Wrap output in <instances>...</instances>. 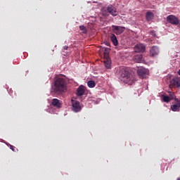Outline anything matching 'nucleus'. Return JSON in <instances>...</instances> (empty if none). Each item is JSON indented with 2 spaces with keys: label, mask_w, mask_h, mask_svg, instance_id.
Segmentation results:
<instances>
[{
  "label": "nucleus",
  "mask_w": 180,
  "mask_h": 180,
  "mask_svg": "<svg viewBox=\"0 0 180 180\" xmlns=\"http://www.w3.org/2000/svg\"><path fill=\"white\" fill-rule=\"evenodd\" d=\"M87 85L89 88H95V85H96V84L94 80H90L87 82Z\"/></svg>",
  "instance_id": "6ab92c4d"
},
{
  "label": "nucleus",
  "mask_w": 180,
  "mask_h": 180,
  "mask_svg": "<svg viewBox=\"0 0 180 180\" xmlns=\"http://www.w3.org/2000/svg\"><path fill=\"white\" fill-rule=\"evenodd\" d=\"M110 64H111L110 60L108 59L104 61L105 67L108 70L110 69Z\"/></svg>",
  "instance_id": "412c9836"
},
{
  "label": "nucleus",
  "mask_w": 180,
  "mask_h": 180,
  "mask_svg": "<svg viewBox=\"0 0 180 180\" xmlns=\"http://www.w3.org/2000/svg\"><path fill=\"white\" fill-rule=\"evenodd\" d=\"M166 20L170 25H174V26H178L179 25V18L174 15H169L167 17Z\"/></svg>",
  "instance_id": "7ed1b4c3"
},
{
  "label": "nucleus",
  "mask_w": 180,
  "mask_h": 180,
  "mask_svg": "<svg viewBox=\"0 0 180 180\" xmlns=\"http://www.w3.org/2000/svg\"><path fill=\"white\" fill-rule=\"evenodd\" d=\"M103 51V54L105 57H108L109 56V51H110V49L109 48H103L102 49Z\"/></svg>",
  "instance_id": "a211bd4d"
},
{
  "label": "nucleus",
  "mask_w": 180,
  "mask_h": 180,
  "mask_svg": "<svg viewBox=\"0 0 180 180\" xmlns=\"http://www.w3.org/2000/svg\"><path fill=\"white\" fill-rule=\"evenodd\" d=\"M176 180H180V178H178Z\"/></svg>",
  "instance_id": "bb28decb"
},
{
  "label": "nucleus",
  "mask_w": 180,
  "mask_h": 180,
  "mask_svg": "<svg viewBox=\"0 0 180 180\" xmlns=\"http://www.w3.org/2000/svg\"><path fill=\"white\" fill-rule=\"evenodd\" d=\"M52 90L58 95H60V94H64V92L67 91V82L65 81V78L60 77H57L53 82Z\"/></svg>",
  "instance_id": "f257e3e1"
},
{
  "label": "nucleus",
  "mask_w": 180,
  "mask_h": 180,
  "mask_svg": "<svg viewBox=\"0 0 180 180\" xmlns=\"http://www.w3.org/2000/svg\"><path fill=\"white\" fill-rule=\"evenodd\" d=\"M72 110L76 113L78 112H81V110L82 109L81 108V105L79 104V101L76 100H72Z\"/></svg>",
  "instance_id": "39448f33"
},
{
  "label": "nucleus",
  "mask_w": 180,
  "mask_h": 180,
  "mask_svg": "<svg viewBox=\"0 0 180 180\" xmlns=\"http://www.w3.org/2000/svg\"><path fill=\"white\" fill-rule=\"evenodd\" d=\"M175 104L171 106V110L173 112H179L180 108V100L178 98H174Z\"/></svg>",
  "instance_id": "1a4fd4ad"
},
{
  "label": "nucleus",
  "mask_w": 180,
  "mask_h": 180,
  "mask_svg": "<svg viewBox=\"0 0 180 180\" xmlns=\"http://www.w3.org/2000/svg\"><path fill=\"white\" fill-rule=\"evenodd\" d=\"M110 39L115 46H117V44H119V41H117V38L116 37V35H115V34H112L110 35Z\"/></svg>",
  "instance_id": "2eb2a0df"
},
{
  "label": "nucleus",
  "mask_w": 180,
  "mask_h": 180,
  "mask_svg": "<svg viewBox=\"0 0 180 180\" xmlns=\"http://www.w3.org/2000/svg\"><path fill=\"white\" fill-rule=\"evenodd\" d=\"M162 99L163 102H165L166 103H168L169 102H171V98H169V96L162 95Z\"/></svg>",
  "instance_id": "f3484780"
},
{
  "label": "nucleus",
  "mask_w": 180,
  "mask_h": 180,
  "mask_svg": "<svg viewBox=\"0 0 180 180\" xmlns=\"http://www.w3.org/2000/svg\"><path fill=\"white\" fill-rule=\"evenodd\" d=\"M134 60L135 63H141L143 61V55L141 54H137L134 57Z\"/></svg>",
  "instance_id": "dca6fc26"
},
{
  "label": "nucleus",
  "mask_w": 180,
  "mask_h": 180,
  "mask_svg": "<svg viewBox=\"0 0 180 180\" xmlns=\"http://www.w3.org/2000/svg\"><path fill=\"white\" fill-rule=\"evenodd\" d=\"M169 94V98L171 101H174V99L175 100V93L172 92V91H168Z\"/></svg>",
  "instance_id": "aec40b11"
},
{
  "label": "nucleus",
  "mask_w": 180,
  "mask_h": 180,
  "mask_svg": "<svg viewBox=\"0 0 180 180\" xmlns=\"http://www.w3.org/2000/svg\"><path fill=\"white\" fill-rule=\"evenodd\" d=\"M112 32L115 34H122L124 30H126V27H120V26H117V25H112Z\"/></svg>",
  "instance_id": "423d86ee"
},
{
  "label": "nucleus",
  "mask_w": 180,
  "mask_h": 180,
  "mask_svg": "<svg viewBox=\"0 0 180 180\" xmlns=\"http://www.w3.org/2000/svg\"><path fill=\"white\" fill-rule=\"evenodd\" d=\"M120 79L124 84H131L133 82V75L126 69L121 68L119 71Z\"/></svg>",
  "instance_id": "f03ea898"
},
{
  "label": "nucleus",
  "mask_w": 180,
  "mask_h": 180,
  "mask_svg": "<svg viewBox=\"0 0 180 180\" xmlns=\"http://www.w3.org/2000/svg\"><path fill=\"white\" fill-rule=\"evenodd\" d=\"M107 11L108 12V13H110V15H112V16H117L118 15V12L117 10L116 9V8H115V6H109L107 8Z\"/></svg>",
  "instance_id": "6e6552de"
},
{
  "label": "nucleus",
  "mask_w": 180,
  "mask_h": 180,
  "mask_svg": "<svg viewBox=\"0 0 180 180\" xmlns=\"http://www.w3.org/2000/svg\"><path fill=\"white\" fill-rule=\"evenodd\" d=\"M51 105L55 108H58V109H60V108H61V102H60V100H58V98L52 99Z\"/></svg>",
  "instance_id": "9b49d317"
},
{
  "label": "nucleus",
  "mask_w": 180,
  "mask_h": 180,
  "mask_svg": "<svg viewBox=\"0 0 180 180\" xmlns=\"http://www.w3.org/2000/svg\"><path fill=\"white\" fill-rule=\"evenodd\" d=\"M160 53V49L157 46H153L150 49V54L152 57H155V56H158Z\"/></svg>",
  "instance_id": "f8f14e48"
},
{
  "label": "nucleus",
  "mask_w": 180,
  "mask_h": 180,
  "mask_svg": "<svg viewBox=\"0 0 180 180\" xmlns=\"http://www.w3.org/2000/svg\"><path fill=\"white\" fill-rule=\"evenodd\" d=\"M104 44H105V46H108V47H110V43L107 41H104Z\"/></svg>",
  "instance_id": "5701e85b"
},
{
  "label": "nucleus",
  "mask_w": 180,
  "mask_h": 180,
  "mask_svg": "<svg viewBox=\"0 0 180 180\" xmlns=\"http://www.w3.org/2000/svg\"><path fill=\"white\" fill-rule=\"evenodd\" d=\"M137 74L140 78L144 79V78H147V75H148V70L144 68H139L137 70Z\"/></svg>",
  "instance_id": "20e7f679"
},
{
  "label": "nucleus",
  "mask_w": 180,
  "mask_h": 180,
  "mask_svg": "<svg viewBox=\"0 0 180 180\" xmlns=\"http://www.w3.org/2000/svg\"><path fill=\"white\" fill-rule=\"evenodd\" d=\"M10 148L12 150V151H15V146L10 145Z\"/></svg>",
  "instance_id": "393cba45"
},
{
  "label": "nucleus",
  "mask_w": 180,
  "mask_h": 180,
  "mask_svg": "<svg viewBox=\"0 0 180 180\" xmlns=\"http://www.w3.org/2000/svg\"><path fill=\"white\" fill-rule=\"evenodd\" d=\"M80 30H82L83 33H86V30L85 29V27L84 25H81L79 27Z\"/></svg>",
  "instance_id": "4be33fe9"
},
{
  "label": "nucleus",
  "mask_w": 180,
  "mask_h": 180,
  "mask_svg": "<svg viewBox=\"0 0 180 180\" xmlns=\"http://www.w3.org/2000/svg\"><path fill=\"white\" fill-rule=\"evenodd\" d=\"M150 34H151L152 36H153V37H155V36H157V35L155 34V32L154 31L150 32Z\"/></svg>",
  "instance_id": "b1692460"
},
{
  "label": "nucleus",
  "mask_w": 180,
  "mask_h": 180,
  "mask_svg": "<svg viewBox=\"0 0 180 180\" xmlns=\"http://www.w3.org/2000/svg\"><path fill=\"white\" fill-rule=\"evenodd\" d=\"M146 20H148V22H150V20H153L154 18V13H153L151 11H148L146 13Z\"/></svg>",
  "instance_id": "4468645a"
},
{
  "label": "nucleus",
  "mask_w": 180,
  "mask_h": 180,
  "mask_svg": "<svg viewBox=\"0 0 180 180\" xmlns=\"http://www.w3.org/2000/svg\"><path fill=\"white\" fill-rule=\"evenodd\" d=\"M63 49H64V50H68V46H65L63 47Z\"/></svg>",
  "instance_id": "a878e982"
},
{
  "label": "nucleus",
  "mask_w": 180,
  "mask_h": 180,
  "mask_svg": "<svg viewBox=\"0 0 180 180\" xmlns=\"http://www.w3.org/2000/svg\"><path fill=\"white\" fill-rule=\"evenodd\" d=\"M134 50L136 53H144L146 51V46L143 44H138L134 47Z\"/></svg>",
  "instance_id": "9d476101"
},
{
  "label": "nucleus",
  "mask_w": 180,
  "mask_h": 180,
  "mask_svg": "<svg viewBox=\"0 0 180 180\" xmlns=\"http://www.w3.org/2000/svg\"><path fill=\"white\" fill-rule=\"evenodd\" d=\"M180 86V79L179 77H174L170 81L169 87L170 88H179Z\"/></svg>",
  "instance_id": "0eeeda50"
},
{
  "label": "nucleus",
  "mask_w": 180,
  "mask_h": 180,
  "mask_svg": "<svg viewBox=\"0 0 180 180\" xmlns=\"http://www.w3.org/2000/svg\"><path fill=\"white\" fill-rule=\"evenodd\" d=\"M85 94V86L83 85L79 86L77 88V96H82Z\"/></svg>",
  "instance_id": "ddd939ff"
}]
</instances>
